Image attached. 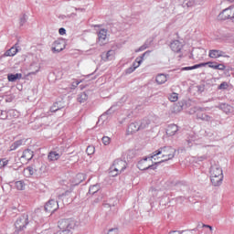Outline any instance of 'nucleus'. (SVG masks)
<instances>
[{
	"label": "nucleus",
	"instance_id": "09e8293b",
	"mask_svg": "<svg viewBox=\"0 0 234 234\" xmlns=\"http://www.w3.org/2000/svg\"><path fill=\"white\" fill-rule=\"evenodd\" d=\"M206 158H207V157L206 155H204V156H201L199 160L202 162V160H206Z\"/></svg>",
	"mask_w": 234,
	"mask_h": 234
},
{
	"label": "nucleus",
	"instance_id": "473e14b6",
	"mask_svg": "<svg viewBox=\"0 0 234 234\" xmlns=\"http://www.w3.org/2000/svg\"><path fill=\"white\" fill-rule=\"evenodd\" d=\"M27 14H23L20 16V27H23V25H25V23H27Z\"/></svg>",
	"mask_w": 234,
	"mask_h": 234
},
{
	"label": "nucleus",
	"instance_id": "49530a36",
	"mask_svg": "<svg viewBox=\"0 0 234 234\" xmlns=\"http://www.w3.org/2000/svg\"><path fill=\"white\" fill-rule=\"evenodd\" d=\"M79 85H80V81H75L73 82L72 87H77Z\"/></svg>",
	"mask_w": 234,
	"mask_h": 234
},
{
	"label": "nucleus",
	"instance_id": "a211bd4d",
	"mask_svg": "<svg viewBox=\"0 0 234 234\" xmlns=\"http://www.w3.org/2000/svg\"><path fill=\"white\" fill-rule=\"evenodd\" d=\"M48 158L49 162H56V160H59V158H61V154L56 151H51L49 152Z\"/></svg>",
	"mask_w": 234,
	"mask_h": 234
},
{
	"label": "nucleus",
	"instance_id": "c9c22d12",
	"mask_svg": "<svg viewBox=\"0 0 234 234\" xmlns=\"http://www.w3.org/2000/svg\"><path fill=\"white\" fill-rule=\"evenodd\" d=\"M27 171H28L29 175H34V173H36V166L34 165H31V166H28L27 168Z\"/></svg>",
	"mask_w": 234,
	"mask_h": 234
},
{
	"label": "nucleus",
	"instance_id": "ddd939ff",
	"mask_svg": "<svg viewBox=\"0 0 234 234\" xmlns=\"http://www.w3.org/2000/svg\"><path fill=\"white\" fill-rule=\"evenodd\" d=\"M178 133V125L169 124L166 128L167 136H175Z\"/></svg>",
	"mask_w": 234,
	"mask_h": 234
},
{
	"label": "nucleus",
	"instance_id": "8fccbe9b",
	"mask_svg": "<svg viewBox=\"0 0 234 234\" xmlns=\"http://www.w3.org/2000/svg\"><path fill=\"white\" fill-rule=\"evenodd\" d=\"M103 206L104 207H111V204H108V203H105Z\"/></svg>",
	"mask_w": 234,
	"mask_h": 234
},
{
	"label": "nucleus",
	"instance_id": "6e6d98bb",
	"mask_svg": "<svg viewBox=\"0 0 234 234\" xmlns=\"http://www.w3.org/2000/svg\"><path fill=\"white\" fill-rule=\"evenodd\" d=\"M199 90H201V92H202V90H202V89H199Z\"/></svg>",
	"mask_w": 234,
	"mask_h": 234
},
{
	"label": "nucleus",
	"instance_id": "a19ab883",
	"mask_svg": "<svg viewBox=\"0 0 234 234\" xmlns=\"http://www.w3.org/2000/svg\"><path fill=\"white\" fill-rule=\"evenodd\" d=\"M218 70H226V65L218 64Z\"/></svg>",
	"mask_w": 234,
	"mask_h": 234
},
{
	"label": "nucleus",
	"instance_id": "a18cd8bd",
	"mask_svg": "<svg viewBox=\"0 0 234 234\" xmlns=\"http://www.w3.org/2000/svg\"><path fill=\"white\" fill-rule=\"evenodd\" d=\"M77 178H85V175L83 174H78Z\"/></svg>",
	"mask_w": 234,
	"mask_h": 234
},
{
	"label": "nucleus",
	"instance_id": "0eeeda50",
	"mask_svg": "<svg viewBox=\"0 0 234 234\" xmlns=\"http://www.w3.org/2000/svg\"><path fill=\"white\" fill-rule=\"evenodd\" d=\"M208 58L212 59H218V58H229V55H226V52L220 49H210L208 51Z\"/></svg>",
	"mask_w": 234,
	"mask_h": 234
},
{
	"label": "nucleus",
	"instance_id": "c756f323",
	"mask_svg": "<svg viewBox=\"0 0 234 234\" xmlns=\"http://www.w3.org/2000/svg\"><path fill=\"white\" fill-rule=\"evenodd\" d=\"M168 100L173 102L178 101V93L174 92V93L170 94L168 97Z\"/></svg>",
	"mask_w": 234,
	"mask_h": 234
},
{
	"label": "nucleus",
	"instance_id": "37998d69",
	"mask_svg": "<svg viewBox=\"0 0 234 234\" xmlns=\"http://www.w3.org/2000/svg\"><path fill=\"white\" fill-rule=\"evenodd\" d=\"M225 37H227V38H225V41H229V39H231V37H233V36H231V34H227L225 36Z\"/></svg>",
	"mask_w": 234,
	"mask_h": 234
},
{
	"label": "nucleus",
	"instance_id": "393cba45",
	"mask_svg": "<svg viewBox=\"0 0 234 234\" xmlns=\"http://www.w3.org/2000/svg\"><path fill=\"white\" fill-rule=\"evenodd\" d=\"M196 4H197V0H184L183 6L191 8V6H195Z\"/></svg>",
	"mask_w": 234,
	"mask_h": 234
},
{
	"label": "nucleus",
	"instance_id": "20e7f679",
	"mask_svg": "<svg viewBox=\"0 0 234 234\" xmlns=\"http://www.w3.org/2000/svg\"><path fill=\"white\" fill-rule=\"evenodd\" d=\"M27 226H28V214H23L15 222V233H19L20 231H23V229H25Z\"/></svg>",
	"mask_w": 234,
	"mask_h": 234
},
{
	"label": "nucleus",
	"instance_id": "dca6fc26",
	"mask_svg": "<svg viewBox=\"0 0 234 234\" xmlns=\"http://www.w3.org/2000/svg\"><path fill=\"white\" fill-rule=\"evenodd\" d=\"M218 109H220V111H223L226 114H229V112H233V107L229 104L221 103L218 106H216Z\"/></svg>",
	"mask_w": 234,
	"mask_h": 234
},
{
	"label": "nucleus",
	"instance_id": "2eb2a0df",
	"mask_svg": "<svg viewBox=\"0 0 234 234\" xmlns=\"http://www.w3.org/2000/svg\"><path fill=\"white\" fill-rule=\"evenodd\" d=\"M98 39L101 47L105 44V39H107V29H101L99 31Z\"/></svg>",
	"mask_w": 234,
	"mask_h": 234
},
{
	"label": "nucleus",
	"instance_id": "cd10ccee",
	"mask_svg": "<svg viewBox=\"0 0 234 234\" xmlns=\"http://www.w3.org/2000/svg\"><path fill=\"white\" fill-rule=\"evenodd\" d=\"M15 186L18 191H23V189H25V183L23 181H16Z\"/></svg>",
	"mask_w": 234,
	"mask_h": 234
},
{
	"label": "nucleus",
	"instance_id": "f8f14e48",
	"mask_svg": "<svg viewBox=\"0 0 234 234\" xmlns=\"http://www.w3.org/2000/svg\"><path fill=\"white\" fill-rule=\"evenodd\" d=\"M140 131V122H131L127 129V134H134Z\"/></svg>",
	"mask_w": 234,
	"mask_h": 234
},
{
	"label": "nucleus",
	"instance_id": "6e6552de",
	"mask_svg": "<svg viewBox=\"0 0 234 234\" xmlns=\"http://www.w3.org/2000/svg\"><path fill=\"white\" fill-rule=\"evenodd\" d=\"M204 111H206V108L197 109V120H202V122H211V120H213V117H211V115H208L207 113H204Z\"/></svg>",
	"mask_w": 234,
	"mask_h": 234
},
{
	"label": "nucleus",
	"instance_id": "5701e85b",
	"mask_svg": "<svg viewBox=\"0 0 234 234\" xmlns=\"http://www.w3.org/2000/svg\"><path fill=\"white\" fill-rule=\"evenodd\" d=\"M23 145V140H18L13 143L10 146V151H16L18 147H21Z\"/></svg>",
	"mask_w": 234,
	"mask_h": 234
},
{
	"label": "nucleus",
	"instance_id": "7c9ffc66",
	"mask_svg": "<svg viewBox=\"0 0 234 234\" xmlns=\"http://www.w3.org/2000/svg\"><path fill=\"white\" fill-rule=\"evenodd\" d=\"M9 114V116H12L13 118H17L19 116V112L16 111V110H9L7 112V115Z\"/></svg>",
	"mask_w": 234,
	"mask_h": 234
},
{
	"label": "nucleus",
	"instance_id": "ea45409f",
	"mask_svg": "<svg viewBox=\"0 0 234 234\" xmlns=\"http://www.w3.org/2000/svg\"><path fill=\"white\" fill-rule=\"evenodd\" d=\"M58 34H60V36H65L67 34V30L61 27L58 29Z\"/></svg>",
	"mask_w": 234,
	"mask_h": 234
},
{
	"label": "nucleus",
	"instance_id": "4c0bfd02",
	"mask_svg": "<svg viewBox=\"0 0 234 234\" xmlns=\"http://www.w3.org/2000/svg\"><path fill=\"white\" fill-rule=\"evenodd\" d=\"M228 87H229V85H228V82H222V83L218 86V89H220V90H226V89H228Z\"/></svg>",
	"mask_w": 234,
	"mask_h": 234
},
{
	"label": "nucleus",
	"instance_id": "9d476101",
	"mask_svg": "<svg viewBox=\"0 0 234 234\" xmlns=\"http://www.w3.org/2000/svg\"><path fill=\"white\" fill-rule=\"evenodd\" d=\"M58 207V201L51 199L48 203H46L45 211L47 213H54V211H56Z\"/></svg>",
	"mask_w": 234,
	"mask_h": 234
},
{
	"label": "nucleus",
	"instance_id": "58836bf2",
	"mask_svg": "<svg viewBox=\"0 0 234 234\" xmlns=\"http://www.w3.org/2000/svg\"><path fill=\"white\" fill-rule=\"evenodd\" d=\"M59 109H61V108H59V107L58 106V103H55V104L51 107V112H57V111H59Z\"/></svg>",
	"mask_w": 234,
	"mask_h": 234
},
{
	"label": "nucleus",
	"instance_id": "423d86ee",
	"mask_svg": "<svg viewBox=\"0 0 234 234\" xmlns=\"http://www.w3.org/2000/svg\"><path fill=\"white\" fill-rule=\"evenodd\" d=\"M149 54V51H145L141 57L136 58L135 62H133V66L126 69V74H133L142 65L144 61V58Z\"/></svg>",
	"mask_w": 234,
	"mask_h": 234
},
{
	"label": "nucleus",
	"instance_id": "864d4df0",
	"mask_svg": "<svg viewBox=\"0 0 234 234\" xmlns=\"http://www.w3.org/2000/svg\"><path fill=\"white\" fill-rule=\"evenodd\" d=\"M31 74H36V72H31Z\"/></svg>",
	"mask_w": 234,
	"mask_h": 234
},
{
	"label": "nucleus",
	"instance_id": "6ab92c4d",
	"mask_svg": "<svg viewBox=\"0 0 234 234\" xmlns=\"http://www.w3.org/2000/svg\"><path fill=\"white\" fill-rule=\"evenodd\" d=\"M21 78H23V74L21 73L7 75V80L8 81H11V82L17 81V80H21Z\"/></svg>",
	"mask_w": 234,
	"mask_h": 234
},
{
	"label": "nucleus",
	"instance_id": "f704fd0d",
	"mask_svg": "<svg viewBox=\"0 0 234 234\" xmlns=\"http://www.w3.org/2000/svg\"><path fill=\"white\" fill-rule=\"evenodd\" d=\"M102 144H104V145H109V144H111V137L103 136L102 137Z\"/></svg>",
	"mask_w": 234,
	"mask_h": 234
},
{
	"label": "nucleus",
	"instance_id": "e433bc0d",
	"mask_svg": "<svg viewBox=\"0 0 234 234\" xmlns=\"http://www.w3.org/2000/svg\"><path fill=\"white\" fill-rule=\"evenodd\" d=\"M146 48H149V46L147 44H144V45L141 46L138 49H136L135 52H142V51L145 50Z\"/></svg>",
	"mask_w": 234,
	"mask_h": 234
},
{
	"label": "nucleus",
	"instance_id": "412c9836",
	"mask_svg": "<svg viewBox=\"0 0 234 234\" xmlns=\"http://www.w3.org/2000/svg\"><path fill=\"white\" fill-rule=\"evenodd\" d=\"M155 81L158 83V85H164V83L167 81V77L165 74H159L156 76Z\"/></svg>",
	"mask_w": 234,
	"mask_h": 234
},
{
	"label": "nucleus",
	"instance_id": "f03ea898",
	"mask_svg": "<svg viewBox=\"0 0 234 234\" xmlns=\"http://www.w3.org/2000/svg\"><path fill=\"white\" fill-rule=\"evenodd\" d=\"M210 180L212 186H218L222 185V180H224V174L222 173V168L218 165H212L210 167Z\"/></svg>",
	"mask_w": 234,
	"mask_h": 234
},
{
	"label": "nucleus",
	"instance_id": "4be33fe9",
	"mask_svg": "<svg viewBox=\"0 0 234 234\" xmlns=\"http://www.w3.org/2000/svg\"><path fill=\"white\" fill-rule=\"evenodd\" d=\"M151 123V121H149V119H144L141 121V122L139 123V129H147V127H149V124Z\"/></svg>",
	"mask_w": 234,
	"mask_h": 234
},
{
	"label": "nucleus",
	"instance_id": "c85d7f7f",
	"mask_svg": "<svg viewBox=\"0 0 234 234\" xmlns=\"http://www.w3.org/2000/svg\"><path fill=\"white\" fill-rule=\"evenodd\" d=\"M0 120H8V112L0 110Z\"/></svg>",
	"mask_w": 234,
	"mask_h": 234
},
{
	"label": "nucleus",
	"instance_id": "a878e982",
	"mask_svg": "<svg viewBox=\"0 0 234 234\" xmlns=\"http://www.w3.org/2000/svg\"><path fill=\"white\" fill-rule=\"evenodd\" d=\"M100 189V185L96 184L90 186L89 193L90 195H95V193H98Z\"/></svg>",
	"mask_w": 234,
	"mask_h": 234
},
{
	"label": "nucleus",
	"instance_id": "bb28decb",
	"mask_svg": "<svg viewBox=\"0 0 234 234\" xmlns=\"http://www.w3.org/2000/svg\"><path fill=\"white\" fill-rule=\"evenodd\" d=\"M113 54H114V51L109 50V51L105 54L104 57H103V56L101 57V58L103 59V61H109V60L112 59Z\"/></svg>",
	"mask_w": 234,
	"mask_h": 234
},
{
	"label": "nucleus",
	"instance_id": "39448f33",
	"mask_svg": "<svg viewBox=\"0 0 234 234\" xmlns=\"http://www.w3.org/2000/svg\"><path fill=\"white\" fill-rule=\"evenodd\" d=\"M206 65H208L209 69H214V70H218V63L217 62H204L191 67L182 68L181 70H195V69H200V67H206Z\"/></svg>",
	"mask_w": 234,
	"mask_h": 234
},
{
	"label": "nucleus",
	"instance_id": "f3484780",
	"mask_svg": "<svg viewBox=\"0 0 234 234\" xmlns=\"http://www.w3.org/2000/svg\"><path fill=\"white\" fill-rule=\"evenodd\" d=\"M183 45L178 41L175 40L170 44V48L173 52H180L182 50Z\"/></svg>",
	"mask_w": 234,
	"mask_h": 234
},
{
	"label": "nucleus",
	"instance_id": "4468645a",
	"mask_svg": "<svg viewBox=\"0 0 234 234\" xmlns=\"http://www.w3.org/2000/svg\"><path fill=\"white\" fill-rule=\"evenodd\" d=\"M34 158V152L30 149H27L23 152L21 156V160H25L26 162H30Z\"/></svg>",
	"mask_w": 234,
	"mask_h": 234
},
{
	"label": "nucleus",
	"instance_id": "c03bdc74",
	"mask_svg": "<svg viewBox=\"0 0 234 234\" xmlns=\"http://www.w3.org/2000/svg\"><path fill=\"white\" fill-rule=\"evenodd\" d=\"M203 228H208V229H210V231H213V227H211L209 225L203 224Z\"/></svg>",
	"mask_w": 234,
	"mask_h": 234
},
{
	"label": "nucleus",
	"instance_id": "f257e3e1",
	"mask_svg": "<svg viewBox=\"0 0 234 234\" xmlns=\"http://www.w3.org/2000/svg\"><path fill=\"white\" fill-rule=\"evenodd\" d=\"M176 153V150L171 146H164L154 152L150 156L143 158L138 163V169L141 171H145L147 169H155L154 165H149L147 166H144V164L147 162V159L150 160H160L161 161L155 162V165H160V164H163V162H169V160H173L175 158V154Z\"/></svg>",
	"mask_w": 234,
	"mask_h": 234
},
{
	"label": "nucleus",
	"instance_id": "1a4fd4ad",
	"mask_svg": "<svg viewBox=\"0 0 234 234\" xmlns=\"http://www.w3.org/2000/svg\"><path fill=\"white\" fill-rule=\"evenodd\" d=\"M222 19H233L234 18V5H231L222 11L219 15Z\"/></svg>",
	"mask_w": 234,
	"mask_h": 234
},
{
	"label": "nucleus",
	"instance_id": "aec40b11",
	"mask_svg": "<svg viewBox=\"0 0 234 234\" xmlns=\"http://www.w3.org/2000/svg\"><path fill=\"white\" fill-rule=\"evenodd\" d=\"M17 52H19V49H17V47H12L10 49H8L5 52L4 56H5V57L16 56V54H17Z\"/></svg>",
	"mask_w": 234,
	"mask_h": 234
},
{
	"label": "nucleus",
	"instance_id": "9b49d317",
	"mask_svg": "<svg viewBox=\"0 0 234 234\" xmlns=\"http://www.w3.org/2000/svg\"><path fill=\"white\" fill-rule=\"evenodd\" d=\"M65 48V40L57 39L54 41L52 46L53 52H61Z\"/></svg>",
	"mask_w": 234,
	"mask_h": 234
},
{
	"label": "nucleus",
	"instance_id": "b1692460",
	"mask_svg": "<svg viewBox=\"0 0 234 234\" xmlns=\"http://www.w3.org/2000/svg\"><path fill=\"white\" fill-rule=\"evenodd\" d=\"M88 99H89V96L85 92H82L78 96V101L80 103H85V101H87Z\"/></svg>",
	"mask_w": 234,
	"mask_h": 234
},
{
	"label": "nucleus",
	"instance_id": "72a5a7b5",
	"mask_svg": "<svg viewBox=\"0 0 234 234\" xmlns=\"http://www.w3.org/2000/svg\"><path fill=\"white\" fill-rule=\"evenodd\" d=\"M94 151H95L94 146H88L87 149H86V153L89 155L94 154Z\"/></svg>",
	"mask_w": 234,
	"mask_h": 234
},
{
	"label": "nucleus",
	"instance_id": "3c124183",
	"mask_svg": "<svg viewBox=\"0 0 234 234\" xmlns=\"http://www.w3.org/2000/svg\"><path fill=\"white\" fill-rule=\"evenodd\" d=\"M99 202H100V198H97V199L94 200L95 204H98Z\"/></svg>",
	"mask_w": 234,
	"mask_h": 234
},
{
	"label": "nucleus",
	"instance_id": "de8ad7c7",
	"mask_svg": "<svg viewBox=\"0 0 234 234\" xmlns=\"http://www.w3.org/2000/svg\"><path fill=\"white\" fill-rule=\"evenodd\" d=\"M187 142V145L188 147H191L193 145V143L191 142V140L186 141Z\"/></svg>",
	"mask_w": 234,
	"mask_h": 234
},
{
	"label": "nucleus",
	"instance_id": "603ef678",
	"mask_svg": "<svg viewBox=\"0 0 234 234\" xmlns=\"http://www.w3.org/2000/svg\"><path fill=\"white\" fill-rule=\"evenodd\" d=\"M106 114H111V110H108V111L106 112Z\"/></svg>",
	"mask_w": 234,
	"mask_h": 234
},
{
	"label": "nucleus",
	"instance_id": "7ed1b4c3",
	"mask_svg": "<svg viewBox=\"0 0 234 234\" xmlns=\"http://www.w3.org/2000/svg\"><path fill=\"white\" fill-rule=\"evenodd\" d=\"M127 168V163L122 159H116L112 165L110 167V176H118L120 173L125 171Z\"/></svg>",
	"mask_w": 234,
	"mask_h": 234
},
{
	"label": "nucleus",
	"instance_id": "5fc2aeb1",
	"mask_svg": "<svg viewBox=\"0 0 234 234\" xmlns=\"http://www.w3.org/2000/svg\"><path fill=\"white\" fill-rule=\"evenodd\" d=\"M199 90H201V92H202V90H202V89H199Z\"/></svg>",
	"mask_w": 234,
	"mask_h": 234
},
{
	"label": "nucleus",
	"instance_id": "2f4dec72",
	"mask_svg": "<svg viewBox=\"0 0 234 234\" xmlns=\"http://www.w3.org/2000/svg\"><path fill=\"white\" fill-rule=\"evenodd\" d=\"M8 162L9 161L6 158H1L0 159V169L6 167L8 165Z\"/></svg>",
	"mask_w": 234,
	"mask_h": 234
},
{
	"label": "nucleus",
	"instance_id": "79ce46f5",
	"mask_svg": "<svg viewBox=\"0 0 234 234\" xmlns=\"http://www.w3.org/2000/svg\"><path fill=\"white\" fill-rule=\"evenodd\" d=\"M107 234H118V229H111Z\"/></svg>",
	"mask_w": 234,
	"mask_h": 234
}]
</instances>
